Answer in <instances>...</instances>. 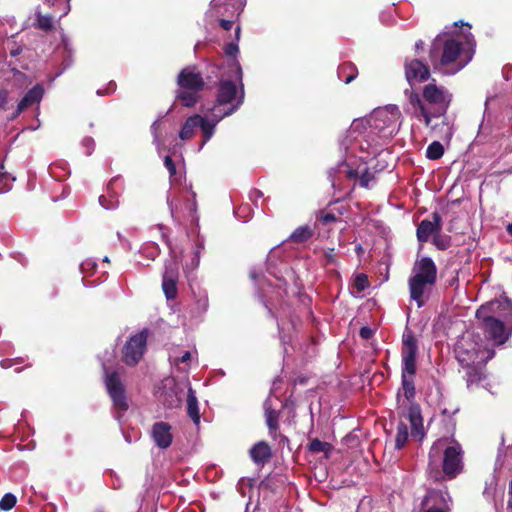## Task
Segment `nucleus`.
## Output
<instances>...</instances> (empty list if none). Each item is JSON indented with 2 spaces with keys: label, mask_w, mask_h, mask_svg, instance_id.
I'll use <instances>...</instances> for the list:
<instances>
[{
  "label": "nucleus",
  "mask_w": 512,
  "mask_h": 512,
  "mask_svg": "<svg viewBox=\"0 0 512 512\" xmlns=\"http://www.w3.org/2000/svg\"><path fill=\"white\" fill-rule=\"evenodd\" d=\"M465 48L463 43L450 37L448 33H440L432 41L429 59L435 69L445 68L455 73L463 69L473 58L475 43Z\"/></svg>",
  "instance_id": "obj_1"
},
{
  "label": "nucleus",
  "mask_w": 512,
  "mask_h": 512,
  "mask_svg": "<svg viewBox=\"0 0 512 512\" xmlns=\"http://www.w3.org/2000/svg\"><path fill=\"white\" fill-rule=\"evenodd\" d=\"M405 93L414 116L418 119L422 117L426 127L431 126L432 118L445 116L451 102V95L435 83L425 85L421 94L413 90H406Z\"/></svg>",
  "instance_id": "obj_2"
},
{
  "label": "nucleus",
  "mask_w": 512,
  "mask_h": 512,
  "mask_svg": "<svg viewBox=\"0 0 512 512\" xmlns=\"http://www.w3.org/2000/svg\"><path fill=\"white\" fill-rule=\"evenodd\" d=\"M446 439H438L430 449L429 463L427 467V477L436 483H442L446 479L451 480L457 477L463 470V454L462 446L453 437L451 443L443 451L442 469L439 468L434 457L438 456L440 449Z\"/></svg>",
  "instance_id": "obj_3"
},
{
  "label": "nucleus",
  "mask_w": 512,
  "mask_h": 512,
  "mask_svg": "<svg viewBox=\"0 0 512 512\" xmlns=\"http://www.w3.org/2000/svg\"><path fill=\"white\" fill-rule=\"evenodd\" d=\"M498 307V302L482 305L476 311V318L485 336L496 345H503L511 336L512 330H507L504 322L494 316L495 308Z\"/></svg>",
  "instance_id": "obj_4"
},
{
  "label": "nucleus",
  "mask_w": 512,
  "mask_h": 512,
  "mask_svg": "<svg viewBox=\"0 0 512 512\" xmlns=\"http://www.w3.org/2000/svg\"><path fill=\"white\" fill-rule=\"evenodd\" d=\"M418 342L414 333L406 327L402 336V372L401 375L415 376L417 371Z\"/></svg>",
  "instance_id": "obj_5"
},
{
  "label": "nucleus",
  "mask_w": 512,
  "mask_h": 512,
  "mask_svg": "<svg viewBox=\"0 0 512 512\" xmlns=\"http://www.w3.org/2000/svg\"><path fill=\"white\" fill-rule=\"evenodd\" d=\"M105 370V387L107 389V393L110 396L114 407L118 412H126L129 408L125 386L121 380V377L117 371L108 372L107 368L104 367Z\"/></svg>",
  "instance_id": "obj_6"
},
{
  "label": "nucleus",
  "mask_w": 512,
  "mask_h": 512,
  "mask_svg": "<svg viewBox=\"0 0 512 512\" xmlns=\"http://www.w3.org/2000/svg\"><path fill=\"white\" fill-rule=\"evenodd\" d=\"M148 333L147 329H143L126 342L122 350V360L126 365L135 366L141 360L146 350Z\"/></svg>",
  "instance_id": "obj_7"
},
{
  "label": "nucleus",
  "mask_w": 512,
  "mask_h": 512,
  "mask_svg": "<svg viewBox=\"0 0 512 512\" xmlns=\"http://www.w3.org/2000/svg\"><path fill=\"white\" fill-rule=\"evenodd\" d=\"M369 124L370 133L381 135L384 134L392 123V116L385 109H376L368 117L363 118L359 124Z\"/></svg>",
  "instance_id": "obj_8"
},
{
  "label": "nucleus",
  "mask_w": 512,
  "mask_h": 512,
  "mask_svg": "<svg viewBox=\"0 0 512 512\" xmlns=\"http://www.w3.org/2000/svg\"><path fill=\"white\" fill-rule=\"evenodd\" d=\"M179 266L175 261H168L162 276V289L168 300L175 299L178 294Z\"/></svg>",
  "instance_id": "obj_9"
},
{
  "label": "nucleus",
  "mask_w": 512,
  "mask_h": 512,
  "mask_svg": "<svg viewBox=\"0 0 512 512\" xmlns=\"http://www.w3.org/2000/svg\"><path fill=\"white\" fill-rule=\"evenodd\" d=\"M177 85L184 90L203 91L206 83L195 67L188 66L179 72Z\"/></svg>",
  "instance_id": "obj_10"
},
{
  "label": "nucleus",
  "mask_w": 512,
  "mask_h": 512,
  "mask_svg": "<svg viewBox=\"0 0 512 512\" xmlns=\"http://www.w3.org/2000/svg\"><path fill=\"white\" fill-rule=\"evenodd\" d=\"M454 353L457 361L462 367L471 366L472 364L481 362L479 360L476 344L472 341H458L454 347Z\"/></svg>",
  "instance_id": "obj_11"
},
{
  "label": "nucleus",
  "mask_w": 512,
  "mask_h": 512,
  "mask_svg": "<svg viewBox=\"0 0 512 512\" xmlns=\"http://www.w3.org/2000/svg\"><path fill=\"white\" fill-rule=\"evenodd\" d=\"M449 500L450 495L446 486L443 489L428 488L420 505L421 507L437 508L450 512Z\"/></svg>",
  "instance_id": "obj_12"
},
{
  "label": "nucleus",
  "mask_w": 512,
  "mask_h": 512,
  "mask_svg": "<svg viewBox=\"0 0 512 512\" xmlns=\"http://www.w3.org/2000/svg\"><path fill=\"white\" fill-rule=\"evenodd\" d=\"M405 77L410 85L415 82H425L430 77V68L418 59L406 60L404 64Z\"/></svg>",
  "instance_id": "obj_13"
},
{
  "label": "nucleus",
  "mask_w": 512,
  "mask_h": 512,
  "mask_svg": "<svg viewBox=\"0 0 512 512\" xmlns=\"http://www.w3.org/2000/svg\"><path fill=\"white\" fill-rule=\"evenodd\" d=\"M432 220L423 219L417 226L416 237L420 243H425L429 238L442 230V219L438 212L432 213Z\"/></svg>",
  "instance_id": "obj_14"
},
{
  "label": "nucleus",
  "mask_w": 512,
  "mask_h": 512,
  "mask_svg": "<svg viewBox=\"0 0 512 512\" xmlns=\"http://www.w3.org/2000/svg\"><path fill=\"white\" fill-rule=\"evenodd\" d=\"M243 99H244V92L242 90L240 96L237 98L236 104H234L227 111H225L221 115H219L216 120L208 121L206 118H204L200 115V123H199L198 127L201 129V131L203 133V141L201 143V147L204 146L213 136L214 130H215V127H216V124L218 123V121L221 120L223 117L229 116L232 113H234L240 107V105L243 103Z\"/></svg>",
  "instance_id": "obj_15"
},
{
  "label": "nucleus",
  "mask_w": 512,
  "mask_h": 512,
  "mask_svg": "<svg viewBox=\"0 0 512 512\" xmlns=\"http://www.w3.org/2000/svg\"><path fill=\"white\" fill-rule=\"evenodd\" d=\"M172 426L168 422L160 421L152 425L151 437L157 447L167 449L173 442Z\"/></svg>",
  "instance_id": "obj_16"
},
{
  "label": "nucleus",
  "mask_w": 512,
  "mask_h": 512,
  "mask_svg": "<svg viewBox=\"0 0 512 512\" xmlns=\"http://www.w3.org/2000/svg\"><path fill=\"white\" fill-rule=\"evenodd\" d=\"M436 283H431L420 276H411L408 280L410 298L417 303V307L421 308L425 304V292L432 288Z\"/></svg>",
  "instance_id": "obj_17"
},
{
  "label": "nucleus",
  "mask_w": 512,
  "mask_h": 512,
  "mask_svg": "<svg viewBox=\"0 0 512 512\" xmlns=\"http://www.w3.org/2000/svg\"><path fill=\"white\" fill-rule=\"evenodd\" d=\"M420 276L431 283L437 281V266L432 258L422 257L417 259L413 266V275Z\"/></svg>",
  "instance_id": "obj_18"
},
{
  "label": "nucleus",
  "mask_w": 512,
  "mask_h": 512,
  "mask_svg": "<svg viewBox=\"0 0 512 512\" xmlns=\"http://www.w3.org/2000/svg\"><path fill=\"white\" fill-rule=\"evenodd\" d=\"M237 98V86L230 80L222 81L219 84L216 97V104L213 108V115L216 117V111L219 106L231 104Z\"/></svg>",
  "instance_id": "obj_19"
},
{
  "label": "nucleus",
  "mask_w": 512,
  "mask_h": 512,
  "mask_svg": "<svg viewBox=\"0 0 512 512\" xmlns=\"http://www.w3.org/2000/svg\"><path fill=\"white\" fill-rule=\"evenodd\" d=\"M44 95V87L42 84H36L26 92L18 103V112H23L35 104H39Z\"/></svg>",
  "instance_id": "obj_20"
},
{
  "label": "nucleus",
  "mask_w": 512,
  "mask_h": 512,
  "mask_svg": "<svg viewBox=\"0 0 512 512\" xmlns=\"http://www.w3.org/2000/svg\"><path fill=\"white\" fill-rule=\"evenodd\" d=\"M408 420L411 424V435L421 440L424 437V428L419 405L412 404L409 407Z\"/></svg>",
  "instance_id": "obj_21"
},
{
  "label": "nucleus",
  "mask_w": 512,
  "mask_h": 512,
  "mask_svg": "<svg viewBox=\"0 0 512 512\" xmlns=\"http://www.w3.org/2000/svg\"><path fill=\"white\" fill-rule=\"evenodd\" d=\"M252 461L257 465H264L272 457V451L269 444L265 441H259L249 451Z\"/></svg>",
  "instance_id": "obj_22"
},
{
  "label": "nucleus",
  "mask_w": 512,
  "mask_h": 512,
  "mask_svg": "<svg viewBox=\"0 0 512 512\" xmlns=\"http://www.w3.org/2000/svg\"><path fill=\"white\" fill-rule=\"evenodd\" d=\"M466 369L465 379L468 387L478 385L484 378L483 365L481 362L472 364L471 366H463Z\"/></svg>",
  "instance_id": "obj_23"
},
{
  "label": "nucleus",
  "mask_w": 512,
  "mask_h": 512,
  "mask_svg": "<svg viewBox=\"0 0 512 512\" xmlns=\"http://www.w3.org/2000/svg\"><path fill=\"white\" fill-rule=\"evenodd\" d=\"M279 418L280 414L278 411L273 409L271 406H265V421L269 430V435L273 439L278 438V430H279Z\"/></svg>",
  "instance_id": "obj_24"
},
{
  "label": "nucleus",
  "mask_w": 512,
  "mask_h": 512,
  "mask_svg": "<svg viewBox=\"0 0 512 512\" xmlns=\"http://www.w3.org/2000/svg\"><path fill=\"white\" fill-rule=\"evenodd\" d=\"M199 123H200V115L199 114H194L192 116H189L185 120V122L179 132L180 139L183 141L190 140L195 135V131H196V128H198Z\"/></svg>",
  "instance_id": "obj_25"
},
{
  "label": "nucleus",
  "mask_w": 512,
  "mask_h": 512,
  "mask_svg": "<svg viewBox=\"0 0 512 512\" xmlns=\"http://www.w3.org/2000/svg\"><path fill=\"white\" fill-rule=\"evenodd\" d=\"M337 75L345 84H350L357 78L358 68L352 62H344L338 67Z\"/></svg>",
  "instance_id": "obj_26"
},
{
  "label": "nucleus",
  "mask_w": 512,
  "mask_h": 512,
  "mask_svg": "<svg viewBox=\"0 0 512 512\" xmlns=\"http://www.w3.org/2000/svg\"><path fill=\"white\" fill-rule=\"evenodd\" d=\"M314 235V230L309 225L297 227L289 236L288 241L295 244H302L309 241Z\"/></svg>",
  "instance_id": "obj_27"
},
{
  "label": "nucleus",
  "mask_w": 512,
  "mask_h": 512,
  "mask_svg": "<svg viewBox=\"0 0 512 512\" xmlns=\"http://www.w3.org/2000/svg\"><path fill=\"white\" fill-rule=\"evenodd\" d=\"M187 414L195 424L200 422V412L195 391L190 387L187 392Z\"/></svg>",
  "instance_id": "obj_28"
},
{
  "label": "nucleus",
  "mask_w": 512,
  "mask_h": 512,
  "mask_svg": "<svg viewBox=\"0 0 512 512\" xmlns=\"http://www.w3.org/2000/svg\"><path fill=\"white\" fill-rule=\"evenodd\" d=\"M200 92L201 91L181 89L177 92L176 99L181 101L182 105L185 107H193L200 100Z\"/></svg>",
  "instance_id": "obj_29"
},
{
  "label": "nucleus",
  "mask_w": 512,
  "mask_h": 512,
  "mask_svg": "<svg viewBox=\"0 0 512 512\" xmlns=\"http://www.w3.org/2000/svg\"><path fill=\"white\" fill-rule=\"evenodd\" d=\"M11 73L12 75L9 80L18 89H24L32 83V78L19 71L16 67L11 68Z\"/></svg>",
  "instance_id": "obj_30"
},
{
  "label": "nucleus",
  "mask_w": 512,
  "mask_h": 512,
  "mask_svg": "<svg viewBox=\"0 0 512 512\" xmlns=\"http://www.w3.org/2000/svg\"><path fill=\"white\" fill-rule=\"evenodd\" d=\"M34 27L46 33L52 31L54 29L53 17L37 12Z\"/></svg>",
  "instance_id": "obj_31"
},
{
  "label": "nucleus",
  "mask_w": 512,
  "mask_h": 512,
  "mask_svg": "<svg viewBox=\"0 0 512 512\" xmlns=\"http://www.w3.org/2000/svg\"><path fill=\"white\" fill-rule=\"evenodd\" d=\"M408 436L409 434L407 425L403 422H400L397 425V431L395 436V448L398 450L402 449L408 440Z\"/></svg>",
  "instance_id": "obj_32"
},
{
  "label": "nucleus",
  "mask_w": 512,
  "mask_h": 512,
  "mask_svg": "<svg viewBox=\"0 0 512 512\" xmlns=\"http://www.w3.org/2000/svg\"><path fill=\"white\" fill-rule=\"evenodd\" d=\"M332 445L328 442L321 441L318 438H314L308 445V450L312 453H325L328 455L332 450Z\"/></svg>",
  "instance_id": "obj_33"
},
{
  "label": "nucleus",
  "mask_w": 512,
  "mask_h": 512,
  "mask_svg": "<svg viewBox=\"0 0 512 512\" xmlns=\"http://www.w3.org/2000/svg\"><path fill=\"white\" fill-rule=\"evenodd\" d=\"M401 382L404 396L407 398V400L413 399L415 397L414 376L401 375Z\"/></svg>",
  "instance_id": "obj_34"
},
{
  "label": "nucleus",
  "mask_w": 512,
  "mask_h": 512,
  "mask_svg": "<svg viewBox=\"0 0 512 512\" xmlns=\"http://www.w3.org/2000/svg\"><path fill=\"white\" fill-rule=\"evenodd\" d=\"M443 154L444 147L440 142L433 141L431 144L428 145L426 150V157L429 160H438L443 156Z\"/></svg>",
  "instance_id": "obj_35"
},
{
  "label": "nucleus",
  "mask_w": 512,
  "mask_h": 512,
  "mask_svg": "<svg viewBox=\"0 0 512 512\" xmlns=\"http://www.w3.org/2000/svg\"><path fill=\"white\" fill-rule=\"evenodd\" d=\"M432 241L436 248L441 251H445L451 246V237L446 234H441V232L434 235Z\"/></svg>",
  "instance_id": "obj_36"
},
{
  "label": "nucleus",
  "mask_w": 512,
  "mask_h": 512,
  "mask_svg": "<svg viewBox=\"0 0 512 512\" xmlns=\"http://www.w3.org/2000/svg\"><path fill=\"white\" fill-rule=\"evenodd\" d=\"M316 220L323 225H328V224L337 222L338 217L334 213L323 209V210H319L317 212Z\"/></svg>",
  "instance_id": "obj_37"
},
{
  "label": "nucleus",
  "mask_w": 512,
  "mask_h": 512,
  "mask_svg": "<svg viewBox=\"0 0 512 512\" xmlns=\"http://www.w3.org/2000/svg\"><path fill=\"white\" fill-rule=\"evenodd\" d=\"M17 502V498L12 493H6L0 500V509L2 511L11 510Z\"/></svg>",
  "instance_id": "obj_38"
},
{
  "label": "nucleus",
  "mask_w": 512,
  "mask_h": 512,
  "mask_svg": "<svg viewBox=\"0 0 512 512\" xmlns=\"http://www.w3.org/2000/svg\"><path fill=\"white\" fill-rule=\"evenodd\" d=\"M222 4H231L233 7H235L236 10H238L237 16H239L240 12L243 10L244 3L242 0H212L211 6L213 8L219 7Z\"/></svg>",
  "instance_id": "obj_39"
},
{
  "label": "nucleus",
  "mask_w": 512,
  "mask_h": 512,
  "mask_svg": "<svg viewBox=\"0 0 512 512\" xmlns=\"http://www.w3.org/2000/svg\"><path fill=\"white\" fill-rule=\"evenodd\" d=\"M185 209L190 216H193L197 210L196 193L191 191L189 197L185 199Z\"/></svg>",
  "instance_id": "obj_40"
},
{
  "label": "nucleus",
  "mask_w": 512,
  "mask_h": 512,
  "mask_svg": "<svg viewBox=\"0 0 512 512\" xmlns=\"http://www.w3.org/2000/svg\"><path fill=\"white\" fill-rule=\"evenodd\" d=\"M100 205L105 209H114L118 205V199L116 195L110 194V199H107L105 195L99 197Z\"/></svg>",
  "instance_id": "obj_41"
},
{
  "label": "nucleus",
  "mask_w": 512,
  "mask_h": 512,
  "mask_svg": "<svg viewBox=\"0 0 512 512\" xmlns=\"http://www.w3.org/2000/svg\"><path fill=\"white\" fill-rule=\"evenodd\" d=\"M354 287L358 291H364L366 288H368L369 281L367 275L363 273L357 274L354 279Z\"/></svg>",
  "instance_id": "obj_42"
},
{
  "label": "nucleus",
  "mask_w": 512,
  "mask_h": 512,
  "mask_svg": "<svg viewBox=\"0 0 512 512\" xmlns=\"http://www.w3.org/2000/svg\"><path fill=\"white\" fill-rule=\"evenodd\" d=\"M160 126H161L160 120L154 121L153 124L151 125V133L154 138V143L157 145L162 144Z\"/></svg>",
  "instance_id": "obj_43"
},
{
  "label": "nucleus",
  "mask_w": 512,
  "mask_h": 512,
  "mask_svg": "<svg viewBox=\"0 0 512 512\" xmlns=\"http://www.w3.org/2000/svg\"><path fill=\"white\" fill-rule=\"evenodd\" d=\"M373 177V174L368 169H365L359 177V184L362 187L368 188L369 182L373 179Z\"/></svg>",
  "instance_id": "obj_44"
},
{
  "label": "nucleus",
  "mask_w": 512,
  "mask_h": 512,
  "mask_svg": "<svg viewBox=\"0 0 512 512\" xmlns=\"http://www.w3.org/2000/svg\"><path fill=\"white\" fill-rule=\"evenodd\" d=\"M224 51L228 57H236L237 53L239 52V47H238L237 42H230V43L226 44Z\"/></svg>",
  "instance_id": "obj_45"
},
{
  "label": "nucleus",
  "mask_w": 512,
  "mask_h": 512,
  "mask_svg": "<svg viewBox=\"0 0 512 512\" xmlns=\"http://www.w3.org/2000/svg\"><path fill=\"white\" fill-rule=\"evenodd\" d=\"M324 257H325V260H326V265L336 264L337 263L336 253H335V249L334 248H328L324 252Z\"/></svg>",
  "instance_id": "obj_46"
},
{
  "label": "nucleus",
  "mask_w": 512,
  "mask_h": 512,
  "mask_svg": "<svg viewBox=\"0 0 512 512\" xmlns=\"http://www.w3.org/2000/svg\"><path fill=\"white\" fill-rule=\"evenodd\" d=\"M164 165L167 168L170 176H174L176 174V165H175L173 159L171 158V156H169V155L165 156Z\"/></svg>",
  "instance_id": "obj_47"
},
{
  "label": "nucleus",
  "mask_w": 512,
  "mask_h": 512,
  "mask_svg": "<svg viewBox=\"0 0 512 512\" xmlns=\"http://www.w3.org/2000/svg\"><path fill=\"white\" fill-rule=\"evenodd\" d=\"M363 118H360V119H356L353 121L351 127H352V130L355 131V132H359V133H362V132H365L367 130H369V124H359V125H356L357 123H359Z\"/></svg>",
  "instance_id": "obj_48"
},
{
  "label": "nucleus",
  "mask_w": 512,
  "mask_h": 512,
  "mask_svg": "<svg viewBox=\"0 0 512 512\" xmlns=\"http://www.w3.org/2000/svg\"><path fill=\"white\" fill-rule=\"evenodd\" d=\"M9 93L6 89L0 90V110L6 109Z\"/></svg>",
  "instance_id": "obj_49"
},
{
  "label": "nucleus",
  "mask_w": 512,
  "mask_h": 512,
  "mask_svg": "<svg viewBox=\"0 0 512 512\" xmlns=\"http://www.w3.org/2000/svg\"><path fill=\"white\" fill-rule=\"evenodd\" d=\"M374 332L370 327L364 326L360 328L359 335L362 339L368 340L373 336Z\"/></svg>",
  "instance_id": "obj_50"
},
{
  "label": "nucleus",
  "mask_w": 512,
  "mask_h": 512,
  "mask_svg": "<svg viewBox=\"0 0 512 512\" xmlns=\"http://www.w3.org/2000/svg\"><path fill=\"white\" fill-rule=\"evenodd\" d=\"M82 144L86 147V154L90 155L94 149V140L91 137H86L82 140Z\"/></svg>",
  "instance_id": "obj_51"
},
{
  "label": "nucleus",
  "mask_w": 512,
  "mask_h": 512,
  "mask_svg": "<svg viewBox=\"0 0 512 512\" xmlns=\"http://www.w3.org/2000/svg\"><path fill=\"white\" fill-rule=\"evenodd\" d=\"M234 20L232 19H220L219 25L222 29L229 31L232 29Z\"/></svg>",
  "instance_id": "obj_52"
},
{
  "label": "nucleus",
  "mask_w": 512,
  "mask_h": 512,
  "mask_svg": "<svg viewBox=\"0 0 512 512\" xmlns=\"http://www.w3.org/2000/svg\"><path fill=\"white\" fill-rule=\"evenodd\" d=\"M80 267L83 271H87L94 269L96 267V264L91 260H86L81 263Z\"/></svg>",
  "instance_id": "obj_53"
},
{
  "label": "nucleus",
  "mask_w": 512,
  "mask_h": 512,
  "mask_svg": "<svg viewBox=\"0 0 512 512\" xmlns=\"http://www.w3.org/2000/svg\"><path fill=\"white\" fill-rule=\"evenodd\" d=\"M22 51H23L22 46L14 43V46L10 49V55L12 57H16V56L20 55L22 53Z\"/></svg>",
  "instance_id": "obj_54"
},
{
  "label": "nucleus",
  "mask_w": 512,
  "mask_h": 512,
  "mask_svg": "<svg viewBox=\"0 0 512 512\" xmlns=\"http://www.w3.org/2000/svg\"><path fill=\"white\" fill-rule=\"evenodd\" d=\"M120 180H121V179H120V177H114V178H112V179L109 181V183H108V185H107V191H108V193H110V192H113V191H114V187L116 186V184H117Z\"/></svg>",
  "instance_id": "obj_55"
},
{
  "label": "nucleus",
  "mask_w": 512,
  "mask_h": 512,
  "mask_svg": "<svg viewBox=\"0 0 512 512\" xmlns=\"http://www.w3.org/2000/svg\"><path fill=\"white\" fill-rule=\"evenodd\" d=\"M0 366L3 368V369H9L11 368L13 365V361H12V358H6V359H3L0 361Z\"/></svg>",
  "instance_id": "obj_56"
},
{
  "label": "nucleus",
  "mask_w": 512,
  "mask_h": 512,
  "mask_svg": "<svg viewBox=\"0 0 512 512\" xmlns=\"http://www.w3.org/2000/svg\"><path fill=\"white\" fill-rule=\"evenodd\" d=\"M419 512H449V511L441 510V509H437V508L421 507L420 506Z\"/></svg>",
  "instance_id": "obj_57"
},
{
  "label": "nucleus",
  "mask_w": 512,
  "mask_h": 512,
  "mask_svg": "<svg viewBox=\"0 0 512 512\" xmlns=\"http://www.w3.org/2000/svg\"><path fill=\"white\" fill-rule=\"evenodd\" d=\"M48 6H54L56 4H62L68 2L69 0H42Z\"/></svg>",
  "instance_id": "obj_58"
},
{
  "label": "nucleus",
  "mask_w": 512,
  "mask_h": 512,
  "mask_svg": "<svg viewBox=\"0 0 512 512\" xmlns=\"http://www.w3.org/2000/svg\"><path fill=\"white\" fill-rule=\"evenodd\" d=\"M191 358V353L189 351H186L179 359L178 361L181 363L189 361Z\"/></svg>",
  "instance_id": "obj_59"
},
{
  "label": "nucleus",
  "mask_w": 512,
  "mask_h": 512,
  "mask_svg": "<svg viewBox=\"0 0 512 512\" xmlns=\"http://www.w3.org/2000/svg\"><path fill=\"white\" fill-rule=\"evenodd\" d=\"M12 361H13V365H18V364L24 363L25 358L24 357H16V358H12Z\"/></svg>",
  "instance_id": "obj_60"
},
{
  "label": "nucleus",
  "mask_w": 512,
  "mask_h": 512,
  "mask_svg": "<svg viewBox=\"0 0 512 512\" xmlns=\"http://www.w3.org/2000/svg\"><path fill=\"white\" fill-rule=\"evenodd\" d=\"M240 33H241V27L239 25H237L236 28H235V39H236V42H238L239 39H240Z\"/></svg>",
  "instance_id": "obj_61"
},
{
  "label": "nucleus",
  "mask_w": 512,
  "mask_h": 512,
  "mask_svg": "<svg viewBox=\"0 0 512 512\" xmlns=\"http://www.w3.org/2000/svg\"><path fill=\"white\" fill-rule=\"evenodd\" d=\"M252 195L255 197V198H260L263 196V193L262 191L258 190V189H254L252 191Z\"/></svg>",
  "instance_id": "obj_62"
},
{
  "label": "nucleus",
  "mask_w": 512,
  "mask_h": 512,
  "mask_svg": "<svg viewBox=\"0 0 512 512\" xmlns=\"http://www.w3.org/2000/svg\"><path fill=\"white\" fill-rule=\"evenodd\" d=\"M236 67H237V73H238L239 80L241 81L242 80V69L238 62L236 63Z\"/></svg>",
  "instance_id": "obj_63"
},
{
  "label": "nucleus",
  "mask_w": 512,
  "mask_h": 512,
  "mask_svg": "<svg viewBox=\"0 0 512 512\" xmlns=\"http://www.w3.org/2000/svg\"><path fill=\"white\" fill-rule=\"evenodd\" d=\"M423 45H424V42L422 40H418L416 43H415V48L418 50V49H422L423 48Z\"/></svg>",
  "instance_id": "obj_64"
}]
</instances>
